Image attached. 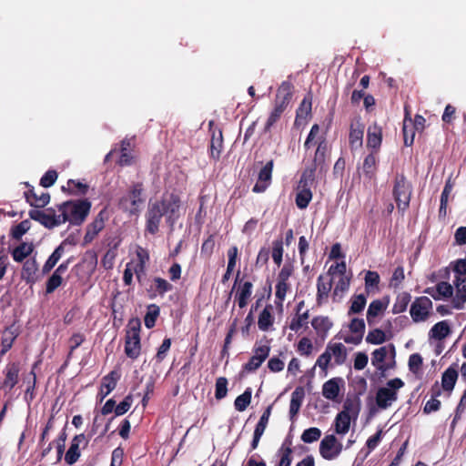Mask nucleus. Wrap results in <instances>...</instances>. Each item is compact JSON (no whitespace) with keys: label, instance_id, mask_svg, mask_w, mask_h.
Segmentation results:
<instances>
[{"label":"nucleus","instance_id":"16","mask_svg":"<svg viewBox=\"0 0 466 466\" xmlns=\"http://www.w3.org/2000/svg\"><path fill=\"white\" fill-rule=\"evenodd\" d=\"M106 209H102L96 215L95 219L86 227V231L84 236L82 246H86L91 243L100 231L105 228Z\"/></svg>","mask_w":466,"mask_h":466},{"label":"nucleus","instance_id":"58","mask_svg":"<svg viewBox=\"0 0 466 466\" xmlns=\"http://www.w3.org/2000/svg\"><path fill=\"white\" fill-rule=\"evenodd\" d=\"M63 278L61 275L53 272L46 282V292L47 294L53 293L58 287L61 286Z\"/></svg>","mask_w":466,"mask_h":466},{"label":"nucleus","instance_id":"15","mask_svg":"<svg viewBox=\"0 0 466 466\" xmlns=\"http://www.w3.org/2000/svg\"><path fill=\"white\" fill-rule=\"evenodd\" d=\"M274 167V160L268 161L259 170L258 179L254 185L252 191L254 193H263L271 185L272 172Z\"/></svg>","mask_w":466,"mask_h":466},{"label":"nucleus","instance_id":"37","mask_svg":"<svg viewBox=\"0 0 466 466\" xmlns=\"http://www.w3.org/2000/svg\"><path fill=\"white\" fill-rule=\"evenodd\" d=\"M435 289L438 293V296L436 297L432 294L434 293V288H427L424 292L431 296L435 300H439L441 298H451L453 293L452 286L446 281L439 282L436 285Z\"/></svg>","mask_w":466,"mask_h":466},{"label":"nucleus","instance_id":"7","mask_svg":"<svg viewBox=\"0 0 466 466\" xmlns=\"http://www.w3.org/2000/svg\"><path fill=\"white\" fill-rule=\"evenodd\" d=\"M143 191L144 188L142 183H135L132 185L127 196L120 198V208L130 215H137L139 212L140 206L145 201V198H143Z\"/></svg>","mask_w":466,"mask_h":466},{"label":"nucleus","instance_id":"43","mask_svg":"<svg viewBox=\"0 0 466 466\" xmlns=\"http://www.w3.org/2000/svg\"><path fill=\"white\" fill-rule=\"evenodd\" d=\"M38 362L34 363L32 366V370L29 372V379L27 380V388L25 392V400L29 403L31 402L35 397V386H36V374H35V368L37 367Z\"/></svg>","mask_w":466,"mask_h":466},{"label":"nucleus","instance_id":"59","mask_svg":"<svg viewBox=\"0 0 466 466\" xmlns=\"http://www.w3.org/2000/svg\"><path fill=\"white\" fill-rule=\"evenodd\" d=\"M153 282L155 284L157 293L160 296H163L165 293L169 292L173 289V285L169 283L167 279H162L160 277L154 278Z\"/></svg>","mask_w":466,"mask_h":466},{"label":"nucleus","instance_id":"45","mask_svg":"<svg viewBox=\"0 0 466 466\" xmlns=\"http://www.w3.org/2000/svg\"><path fill=\"white\" fill-rule=\"evenodd\" d=\"M309 318V309L305 310L304 312H299L295 314V316L292 318L290 323H289V329L292 331L298 332L301 328L308 327V320Z\"/></svg>","mask_w":466,"mask_h":466},{"label":"nucleus","instance_id":"12","mask_svg":"<svg viewBox=\"0 0 466 466\" xmlns=\"http://www.w3.org/2000/svg\"><path fill=\"white\" fill-rule=\"evenodd\" d=\"M29 218L35 221L39 222L45 228L52 229L61 225L59 214H56V209L49 208L46 211L38 209H31L28 212Z\"/></svg>","mask_w":466,"mask_h":466},{"label":"nucleus","instance_id":"1","mask_svg":"<svg viewBox=\"0 0 466 466\" xmlns=\"http://www.w3.org/2000/svg\"><path fill=\"white\" fill-rule=\"evenodd\" d=\"M181 198L177 193L164 194L160 199L150 201L146 212V231L156 235L159 230L162 218L173 227L180 217Z\"/></svg>","mask_w":466,"mask_h":466},{"label":"nucleus","instance_id":"10","mask_svg":"<svg viewBox=\"0 0 466 466\" xmlns=\"http://www.w3.org/2000/svg\"><path fill=\"white\" fill-rule=\"evenodd\" d=\"M89 437L85 433L75 435L70 442V446L65 453V461L68 465L75 464L81 456V449L85 450L89 443Z\"/></svg>","mask_w":466,"mask_h":466},{"label":"nucleus","instance_id":"4","mask_svg":"<svg viewBox=\"0 0 466 466\" xmlns=\"http://www.w3.org/2000/svg\"><path fill=\"white\" fill-rule=\"evenodd\" d=\"M319 126L318 124H314L308 137L304 142V148L306 151L309 150L314 145H317V147L313 153L310 155L309 159L317 162L319 165H326V159L328 157V143L324 137H319L317 141H314L317 136L319 133Z\"/></svg>","mask_w":466,"mask_h":466},{"label":"nucleus","instance_id":"34","mask_svg":"<svg viewBox=\"0 0 466 466\" xmlns=\"http://www.w3.org/2000/svg\"><path fill=\"white\" fill-rule=\"evenodd\" d=\"M377 153L370 152L369 155H367L364 158L363 165H362V172L366 178L369 180L374 179L376 177L377 173V164H378V158H377Z\"/></svg>","mask_w":466,"mask_h":466},{"label":"nucleus","instance_id":"9","mask_svg":"<svg viewBox=\"0 0 466 466\" xmlns=\"http://www.w3.org/2000/svg\"><path fill=\"white\" fill-rule=\"evenodd\" d=\"M432 306V301L428 297L416 298L410 309L412 320L416 323L426 321L431 315Z\"/></svg>","mask_w":466,"mask_h":466},{"label":"nucleus","instance_id":"29","mask_svg":"<svg viewBox=\"0 0 466 466\" xmlns=\"http://www.w3.org/2000/svg\"><path fill=\"white\" fill-rule=\"evenodd\" d=\"M38 270V263L35 258L26 259L22 268L21 279L27 284H34L36 281L35 274Z\"/></svg>","mask_w":466,"mask_h":466},{"label":"nucleus","instance_id":"54","mask_svg":"<svg viewBox=\"0 0 466 466\" xmlns=\"http://www.w3.org/2000/svg\"><path fill=\"white\" fill-rule=\"evenodd\" d=\"M31 228V222L29 219H25L21 221L19 224L12 227L10 231V236L16 240L21 239L23 235H25Z\"/></svg>","mask_w":466,"mask_h":466},{"label":"nucleus","instance_id":"11","mask_svg":"<svg viewBox=\"0 0 466 466\" xmlns=\"http://www.w3.org/2000/svg\"><path fill=\"white\" fill-rule=\"evenodd\" d=\"M343 449L342 444L335 435H326L319 443V453L327 461L335 460L339 456Z\"/></svg>","mask_w":466,"mask_h":466},{"label":"nucleus","instance_id":"57","mask_svg":"<svg viewBox=\"0 0 466 466\" xmlns=\"http://www.w3.org/2000/svg\"><path fill=\"white\" fill-rule=\"evenodd\" d=\"M321 436V431L319 428L311 427L305 430L301 434V441L305 443L317 441Z\"/></svg>","mask_w":466,"mask_h":466},{"label":"nucleus","instance_id":"22","mask_svg":"<svg viewBox=\"0 0 466 466\" xmlns=\"http://www.w3.org/2000/svg\"><path fill=\"white\" fill-rule=\"evenodd\" d=\"M312 185L313 183H305L302 179H299L295 198L296 205L299 209H305L311 201L313 195L310 187Z\"/></svg>","mask_w":466,"mask_h":466},{"label":"nucleus","instance_id":"52","mask_svg":"<svg viewBox=\"0 0 466 466\" xmlns=\"http://www.w3.org/2000/svg\"><path fill=\"white\" fill-rule=\"evenodd\" d=\"M252 390L250 388H247L245 391L238 396L234 401L235 409L238 411H244L251 401Z\"/></svg>","mask_w":466,"mask_h":466},{"label":"nucleus","instance_id":"23","mask_svg":"<svg viewBox=\"0 0 466 466\" xmlns=\"http://www.w3.org/2000/svg\"><path fill=\"white\" fill-rule=\"evenodd\" d=\"M328 169L327 165H319L317 162H314L310 159H308L305 162V167L302 171L299 179H302L305 183H314L316 179V173L319 174L326 173Z\"/></svg>","mask_w":466,"mask_h":466},{"label":"nucleus","instance_id":"28","mask_svg":"<svg viewBox=\"0 0 466 466\" xmlns=\"http://www.w3.org/2000/svg\"><path fill=\"white\" fill-rule=\"evenodd\" d=\"M211 140H210V157L215 161H218L220 158V155L223 149V135L221 129H214L211 131Z\"/></svg>","mask_w":466,"mask_h":466},{"label":"nucleus","instance_id":"41","mask_svg":"<svg viewBox=\"0 0 466 466\" xmlns=\"http://www.w3.org/2000/svg\"><path fill=\"white\" fill-rule=\"evenodd\" d=\"M131 141L128 138H125L120 143V157L117 160V164L120 167L130 166L132 164L133 156L130 153Z\"/></svg>","mask_w":466,"mask_h":466},{"label":"nucleus","instance_id":"25","mask_svg":"<svg viewBox=\"0 0 466 466\" xmlns=\"http://www.w3.org/2000/svg\"><path fill=\"white\" fill-rule=\"evenodd\" d=\"M344 385V380L340 377L332 378L327 380L322 386V395L325 399L335 400L340 391V386Z\"/></svg>","mask_w":466,"mask_h":466},{"label":"nucleus","instance_id":"60","mask_svg":"<svg viewBox=\"0 0 466 466\" xmlns=\"http://www.w3.org/2000/svg\"><path fill=\"white\" fill-rule=\"evenodd\" d=\"M228 393V380L225 377H219L216 380L215 397L217 400H221L227 396Z\"/></svg>","mask_w":466,"mask_h":466},{"label":"nucleus","instance_id":"31","mask_svg":"<svg viewBox=\"0 0 466 466\" xmlns=\"http://www.w3.org/2000/svg\"><path fill=\"white\" fill-rule=\"evenodd\" d=\"M387 307H388V300L386 302H383L380 299H375V300L371 301L369 305L367 314H366V319H367L368 324L370 326L374 325L375 319L378 316L381 315L384 312V310L387 309Z\"/></svg>","mask_w":466,"mask_h":466},{"label":"nucleus","instance_id":"35","mask_svg":"<svg viewBox=\"0 0 466 466\" xmlns=\"http://www.w3.org/2000/svg\"><path fill=\"white\" fill-rule=\"evenodd\" d=\"M305 397L304 388L301 386L297 387L291 394L289 403V415L293 419L299 411Z\"/></svg>","mask_w":466,"mask_h":466},{"label":"nucleus","instance_id":"13","mask_svg":"<svg viewBox=\"0 0 466 466\" xmlns=\"http://www.w3.org/2000/svg\"><path fill=\"white\" fill-rule=\"evenodd\" d=\"M20 363L18 361L8 362L3 370L5 379L0 380V390H12L18 383Z\"/></svg>","mask_w":466,"mask_h":466},{"label":"nucleus","instance_id":"46","mask_svg":"<svg viewBox=\"0 0 466 466\" xmlns=\"http://www.w3.org/2000/svg\"><path fill=\"white\" fill-rule=\"evenodd\" d=\"M64 248L62 246H58L56 248V249L53 251V253L48 257L46 261L45 262L42 272L43 274L49 273L53 268L56 265V263L59 261V259L64 255Z\"/></svg>","mask_w":466,"mask_h":466},{"label":"nucleus","instance_id":"50","mask_svg":"<svg viewBox=\"0 0 466 466\" xmlns=\"http://www.w3.org/2000/svg\"><path fill=\"white\" fill-rule=\"evenodd\" d=\"M286 109L278 106L274 105L273 109L269 113V116L266 121L265 127H264V133H269L271 131V128L274 127V125L279 121L282 114L284 113Z\"/></svg>","mask_w":466,"mask_h":466},{"label":"nucleus","instance_id":"64","mask_svg":"<svg viewBox=\"0 0 466 466\" xmlns=\"http://www.w3.org/2000/svg\"><path fill=\"white\" fill-rule=\"evenodd\" d=\"M349 329L351 333L361 335L363 337L365 332V322L363 319L353 318L349 324Z\"/></svg>","mask_w":466,"mask_h":466},{"label":"nucleus","instance_id":"48","mask_svg":"<svg viewBox=\"0 0 466 466\" xmlns=\"http://www.w3.org/2000/svg\"><path fill=\"white\" fill-rule=\"evenodd\" d=\"M411 296L408 292L400 293L395 300L392 307V312L394 314L402 313L406 311L409 303L410 302Z\"/></svg>","mask_w":466,"mask_h":466},{"label":"nucleus","instance_id":"17","mask_svg":"<svg viewBox=\"0 0 466 466\" xmlns=\"http://www.w3.org/2000/svg\"><path fill=\"white\" fill-rule=\"evenodd\" d=\"M239 274L240 273L238 271L237 274L236 279H235L233 289L236 287L237 284H238V289H237V292L235 295V299H236V302L238 303V306L240 309H243L248 304V302L251 299L253 284L250 281H244V282L238 281Z\"/></svg>","mask_w":466,"mask_h":466},{"label":"nucleus","instance_id":"27","mask_svg":"<svg viewBox=\"0 0 466 466\" xmlns=\"http://www.w3.org/2000/svg\"><path fill=\"white\" fill-rule=\"evenodd\" d=\"M332 288V279L323 275H319L317 279V298L316 301L319 306L327 301L329 294Z\"/></svg>","mask_w":466,"mask_h":466},{"label":"nucleus","instance_id":"47","mask_svg":"<svg viewBox=\"0 0 466 466\" xmlns=\"http://www.w3.org/2000/svg\"><path fill=\"white\" fill-rule=\"evenodd\" d=\"M332 325L331 320L327 316H318L311 320V326L318 333H327L331 329Z\"/></svg>","mask_w":466,"mask_h":466},{"label":"nucleus","instance_id":"19","mask_svg":"<svg viewBox=\"0 0 466 466\" xmlns=\"http://www.w3.org/2000/svg\"><path fill=\"white\" fill-rule=\"evenodd\" d=\"M365 126L360 117H356L351 121L349 135V144L351 149L360 147L363 142Z\"/></svg>","mask_w":466,"mask_h":466},{"label":"nucleus","instance_id":"62","mask_svg":"<svg viewBox=\"0 0 466 466\" xmlns=\"http://www.w3.org/2000/svg\"><path fill=\"white\" fill-rule=\"evenodd\" d=\"M58 177V174L54 169L47 170L40 179V186L43 187H52Z\"/></svg>","mask_w":466,"mask_h":466},{"label":"nucleus","instance_id":"61","mask_svg":"<svg viewBox=\"0 0 466 466\" xmlns=\"http://www.w3.org/2000/svg\"><path fill=\"white\" fill-rule=\"evenodd\" d=\"M271 410H272V405H269L265 409V410L263 411L262 415L260 416L259 420L257 423L254 431L264 433V431L268 426L269 417L271 415Z\"/></svg>","mask_w":466,"mask_h":466},{"label":"nucleus","instance_id":"38","mask_svg":"<svg viewBox=\"0 0 466 466\" xmlns=\"http://www.w3.org/2000/svg\"><path fill=\"white\" fill-rule=\"evenodd\" d=\"M66 187H61L62 191L71 196H85L88 191V185L75 179H69Z\"/></svg>","mask_w":466,"mask_h":466},{"label":"nucleus","instance_id":"3","mask_svg":"<svg viewBox=\"0 0 466 466\" xmlns=\"http://www.w3.org/2000/svg\"><path fill=\"white\" fill-rule=\"evenodd\" d=\"M412 186L403 173H397L393 180L392 196L398 211L403 215L410 207Z\"/></svg>","mask_w":466,"mask_h":466},{"label":"nucleus","instance_id":"18","mask_svg":"<svg viewBox=\"0 0 466 466\" xmlns=\"http://www.w3.org/2000/svg\"><path fill=\"white\" fill-rule=\"evenodd\" d=\"M24 185L27 187V190L24 192V197L31 207L42 208L49 204L51 199L49 193L42 192L40 195H37L35 192L34 187L28 182H25Z\"/></svg>","mask_w":466,"mask_h":466},{"label":"nucleus","instance_id":"20","mask_svg":"<svg viewBox=\"0 0 466 466\" xmlns=\"http://www.w3.org/2000/svg\"><path fill=\"white\" fill-rule=\"evenodd\" d=\"M294 86L289 81H283L279 86L274 105L287 109L293 96Z\"/></svg>","mask_w":466,"mask_h":466},{"label":"nucleus","instance_id":"55","mask_svg":"<svg viewBox=\"0 0 466 466\" xmlns=\"http://www.w3.org/2000/svg\"><path fill=\"white\" fill-rule=\"evenodd\" d=\"M386 340L387 338L385 332L380 329H374L372 330H370L366 337L367 343L373 345L382 344Z\"/></svg>","mask_w":466,"mask_h":466},{"label":"nucleus","instance_id":"49","mask_svg":"<svg viewBox=\"0 0 466 466\" xmlns=\"http://www.w3.org/2000/svg\"><path fill=\"white\" fill-rule=\"evenodd\" d=\"M160 314V309L157 304L147 306V311L144 317V323L147 329H152Z\"/></svg>","mask_w":466,"mask_h":466},{"label":"nucleus","instance_id":"44","mask_svg":"<svg viewBox=\"0 0 466 466\" xmlns=\"http://www.w3.org/2000/svg\"><path fill=\"white\" fill-rule=\"evenodd\" d=\"M367 303V298L364 294L353 295L350 299V306L348 315L359 314L363 311Z\"/></svg>","mask_w":466,"mask_h":466},{"label":"nucleus","instance_id":"42","mask_svg":"<svg viewBox=\"0 0 466 466\" xmlns=\"http://www.w3.org/2000/svg\"><path fill=\"white\" fill-rule=\"evenodd\" d=\"M365 291L369 295L380 290L379 284L380 281V275L377 271H367L365 275Z\"/></svg>","mask_w":466,"mask_h":466},{"label":"nucleus","instance_id":"26","mask_svg":"<svg viewBox=\"0 0 466 466\" xmlns=\"http://www.w3.org/2000/svg\"><path fill=\"white\" fill-rule=\"evenodd\" d=\"M458 364L453 363L441 375V388L444 391L451 392L458 380Z\"/></svg>","mask_w":466,"mask_h":466},{"label":"nucleus","instance_id":"6","mask_svg":"<svg viewBox=\"0 0 466 466\" xmlns=\"http://www.w3.org/2000/svg\"><path fill=\"white\" fill-rule=\"evenodd\" d=\"M404 386V382L400 378L390 380L386 387L380 388L376 392V405L380 410H387L394 401L398 400V390Z\"/></svg>","mask_w":466,"mask_h":466},{"label":"nucleus","instance_id":"36","mask_svg":"<svg viewBox=\"0 0 466 466\" xmlns=\"http://www.w3.org/2000/svg\"><path fill=\"white\" fill-rule=\"evenodd\" d=\"M387 355L388 350L386 347H380L372 352L371 363L382 373L390 370V364L385 363Z\"/></svg>","mask_w":466,"mask_h":466},{"label":"nucleus","instance_id":"40","mask_svg":"<svg viewBox=\"0 0 466 466\" xmlns=\"http://www.w3.org/2000/svg\"><path fill=\"white\" fill-rule=\"evenodd\" d=\"M451 332V330L448 322L446 320H442L432 326L430 329L429 335L431 339L441 340L448 337Z\"/></svg>","mask_w":466,"mask_h":466},{"label":"nucleus","instance_id":"32","mask_svg":"<svg viewBox=\"0 0 466 466\" xmlns=\"http://www.w3.org/2000/svg\"><path fill=\"white\" fill-rule=\"evenodd\" d=\"M456 294L452 299V307L456 309H462L466 303V279H460L457 278L455 281Z\"/></svg>","mask_w":466,"mask_h":466},{"label":"nucleus","instance_id":"2","mask_svg":"<svg viewBox=\"0 0 466 466\" xmlns=\"http://www.w3.org/2000/svg\"><path fill=\"white\" fill-rule=\"evenodd\" d=\"M56 208L60 212L61 225L69 222L71 225L80 226L90 212L91 202L87 198L67 200L56 205Z\"/></svg>","mask_w":466,"mask_h":466},{"label":"nucleus","instance_id":"51","mask_svg":"<svg viewBox=\"0 0 466 466\" xmlns=\"http://www.w3.org/2000/svg\"><path fill=\"white\" fill-rule=\"evenodd\" d=\"M276 292H275V296H276V300H275V304H276V307L280 310L282 311L283 309V301L285 300V298H286V294H287V291L289 288V285L288 282H280V281H277V284H276Z\"/></svg>","mask_w":466,"mask_h":466},{"label":"nucleus","instance_id":"5","mask_svg":"<svg viewBox=\"0 0 466 466\" xmlns=\"http://www.w3.org/2000/svg\"><path fill=\"white\" fill-rule=\"evenodd\" d=\"M127 329L125 341V353L128 358L136 360L138 358L141 351L140 319L137 318L131 319L128 321Z\"/></svg>","mask_w":466,"mask_h":466},{"label":"nucleus","instance_id":"8","mask_svg":"<svg viewBox=\"0 0 466 466\" xmlns=\"http://www.w3.org/2000/svg\"><path fill=\"white\" fill-rule=\"evenodd\" d=\"M253 355L250 359L242 365V369L240 371V376H245L246 374L255 372L258 370L262 363L268 358L270 353V346L269 345H260L258 342L255 343L253 347Z\"/></svg>","mask_w":466,"mask_h":466},{"label":"nucleus","instance_id":"63","mask_svg":"<svg viewBox=\"0 0 466 466\" xmlns=\"http://www.w3.org/2000/svg\"><path fill=\"white\" fill-rule=\"evenodd\" d=\"M132 402H133L132 395L128 394L127 396H126L124 398V400L118 405L116 406L115 415L121 416V415H124L125 413H127L129 410V409L131 408Z\"/></svg>","mask_w":466,"mask_h":466},{"label":"nucleus","instance_id":"53","mask_svg":"<svg viewBox=\"0 0 466 466\" xmlns=\"http://www.w3.org/2000/svg\"><path fill=\"white\" fill-rule=\"evenodd\" d=\"M15 339L16 334H15V332L10 329H7L4 331L1 339V356L5 355L12 348Z\"/></svg>","mask_w":466,"mask_h":466},{"label":"nucleus","instance_id":"21","mask_svg":"<svg viewBox=\"0 0 466 466\" xmlns=\"http://www.w3.org/2000/svg\"><path fill=\"white\" fill-rule=\"evenodd\" d=\"M120 379V374L116 370L110 371L107 375L103 377L101 386L97 394L99 401H103L104 399L113 391Z\"/></svg>","mask_w":466,"mask_h":466},{"label":"nucleus","instance_id":"30","mask_svg":"<svg viewBox=\"0 0 466 466\" xmlns=\"http://www.w3.org/2000/svg\"><path fill=\"white\" fill-rule=\"evenodd\" d=\"M274 321L273 306L267 304L258 315V327L261 331H268L271 329Z\"/></svg>","mask_w":466,"mask_h":466},{"label":"nucleus","instance_id":"14","mask_svg":"<svg viewBox=\"0 0 466 466\" xmlns=\"http://www.w3.org/2000/svg\"><path fill=\"white\" fill-rule=\"evenodd\" d=\"M352 411H354V404L350 400H347L343 404V410L335 418L336 433L345 434L349 431L350 426V413Z\"/></svg>","mask_w":466,"mask_h":466},{"label":"nucleus","instance_id":"33","mask_svg":"<svg viewBox=\"0 0 466 466\" xmlns=\"http://www.w3.org/2000/svg\"><path fill=\"white\" fill-rule=\"evenodd\" d=\"M326 349L330 354V356L334 357V361L336 365H342L345 363L348 354L347 348L342 343L329 342Z\"/></svg>","mask_w":466,"mask_h":466},{"label":"nucleus","instance_id":"56","mask_svg":"<svg viewBox=\"0 0 466 466\" xmlns=\"http://www.w3.org/2000/svg\"><path fill=\"white\" fill-rule=\"evenodd\" d=\"M283 240L281 238L276 239L272 242L271 256L275 264L279 267L282 263L283 257Z\"/></svg>","mask_w":466,"mask_h":466},{"label":"nucleus","instance_id":"39","mask_svg":"<svg viewBox=\"0 0 466 466\" xmlns=\"http://www.w3.org/2000/svg\"><path fill=\"white\" fill-rule=\"evenodd\" d=\"M33 251L34 246L32 243L22 242L12 250L11 255L15 262H22L29 257Z\"/></svg>","mask_w":466,"mask_h":466},{"label":"nucleus","instance_id":"24","mask_svg":"<svg viewBox=\"0 0 466 466\" xmlns=\"http://www.w3.org/2000/svg\"><path fill=\"white\" fill-rule=\"evenodd\" d=\"M382 143V128L377 123L370 126L367 130V147L371 152L378 153Z\"/></svg>","mask_w":466,"mask_h":466}]
</instances>
